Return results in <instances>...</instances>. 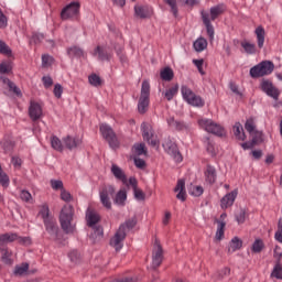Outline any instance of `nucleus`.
Returning <instances> with one entry per match:
<instances>
[{
	"instance_id": "1",
	"label": "nucleus",
	"mask_w": 282,
	"mask_h": 282,
	"mask_svg": "<svg viewBox=\"0 0 282 282\" xmlns=\"http://www.w3.org/2000/svg\"><path fill=\"white\" fill-rule=\"evenodd\" d=\"M224 14V4H217L209 9V13L207 11L202 10L200 11V19L203 21V24L206 28L207 36L213 43L215 41V26L213 25L212 21H216Z\"/></svg>"
},
{
	"instance_id": "2",
	"label": "nucleus",
	"mask_w": 282,
	"mask_h": 282,
	"mask_svg": "<svg viewBox=\"0 0 282 282\" xmlns=\"http://www.w3.org/2000/svg\"><path fill=\"white\" fill-rule=\"evenodd\" d=\"M181 95L183 100L191 107L202 109L206 106V100H204L202 96L195 94V91H193V89L186 85L181 86Z\"/></svg>"
},
{
	"instance_id": "3",
	"label": "nucleus",
	"mask_w": 282,
	"mask_h": 282,
	"mask_svg": "<svg viewBox=\"0 0 282 282\" xmlns=\"http://www.w3.org/2000/svg\"><path fill=\"white\" fill-rule=\"evenodd\" d=\"M151 84L144 79L141 84V95L138 101V112L144 116L149 111V105L151 102Z\"/></svg>"
},
{
	"instance_id": "4",
	"label": "nucleus",
	"mask_w": 282,
	"mask_h": 282,
	"mask_svg": "<svg viewBox=\"0 0 282 282\" xmlns=\"http://www.w3.org/2000/svg\"><path fill=\"white\" fill-rule=\"evenodd\" d=\"M274 72V63L272 61H262L254 65L249 70L251 78H263V76H270Z\"/></svg>"
},
{
	"instance_id": "5",
	"label": "nucleus",
	"mask_w": 282,
	"mask_h": 282,
	"mask_svg": "<svg viewBox=\"0 0 282 282\" xmlns=\"http://www.w3.org/2000/svg\"><path fill=\"white\" fill-rule=\"evenodd\" d=\"M99 132L101 133L104 140L108 142L110 149L113 151H116V149H120V141L118 140V135L111 126L108 123H101L99 126Z\"/></svg>"
},
{
	"instance_id": "6",
	"label": "nucleus",
	"mask_w": 282,
	"mask_h": 282,
	"mask_svg": "<svg viewBox=\"0 0 282 282\" xmlns=\"http://www.w3.org/2000/svg\"><path fill=\"white\" fill-rule=\"evenodd\" d=\"M163 261H164V249L162 248L160 240L155 239L153 250H152V262L150 264V270H152L154 274H159L158 268L162 265Z\"/></svg>"
},
{
	"instance_id": "7",
	"label": "nucleus",
	"mask_w": 282,
	"mask_h": 282,
	"mask_svg": "<svg viewBox=\"0 0 282 282\" xmlns=\"http://www.w3.org/2000/svg\"><path fill=\"white\" fill-rule=\"evenodd\" d=\"M162 147L167 153V155H171V158L174 160V162H183L184 158L182 156V152H180V148L177 147V143L169 137L165 139V141L162 143Z\"/></svg>"
},
{
	"instance_id": "8",
	"label": "nucleus",
	"mask_w": 282,
	"mask_h": 282,
	"mask_svg": "<svg viewBox=\"0 0 282 282\" xmlns=\"http://www.w3.org/2000/svg\"><path fill=\"white\" fill-rule=\"evenodd\" d=\"M61 228L66 235L72 232V205L66 204L59 213Z\"/></svg>"
},
{
	"instance_id": "9",
	"label": "nucleus",
	"mask_w": 282,
	"mask_h": 282,
	"mask_svg": "<svg viewBox=\"0 0 282 282\" xmlns=\"http://www.w3.org/2000/svg\"><path fill=\"white\" fill-rule=\"evenodd\" d=\"M199 127L202 129L206 130L207 133H213L214 135H217L218 138H224L226 134V130L220 124H217L213 122L210 119H200L198 120Z\"/></svg>"
},
{
	"instance_id": "10",
	"label": "nucleus",
	"mask_w": 282,
	"mask_h": 282,
	"mask_svg": "<svg viewBox=\"0 0 282 282\" xmlns=\"http://www.w3.org/2000/svg\"><path fill=\"white\" fill-rule=\"evenodd\" d=\"M141 133L144 142L150 144V147H160V141L155 139V130H153V126H151V123L142 122Z\"/></svg>"
},
{
	"instance_id": "11",
	"label": "nucleus",
	"mask_w": 282,
	"mask_h": 282,
	"mask_svg": "<svg viewBox=\"0 0 282 282\" xmlns=\"http://www.w3.org/2000/svg\"><path fill=\"white\" fill-rule=\"evenodd\" d=\"M113 195H116V187L113 185H108L102 187V189L99 192L100 203L102 204L104 208H107V210H111V198Z\"/></svg>"
},
{
	"instance_id": "12",
	"label": "nucleus",
	"mask_w": 282,
	"mask_h": 282,
	"mask_svg": "<svg viewBox=\"0 0 282 282\" xmlns=\"http://www.w3.org/2000/svg\"><path fill=\"white\" fill-rule=\"evenodd\" d=\"M260 89L273 100H279V97L281 96V91L274 86V84H272V82H270V79H262Z\"/></svg>"
},
{
	"instance_id": "13",
	"label": "nucleus",
	"mask_w": 282,
	"mask_h": 282,
	"mask_svg": "<svg viewBox=\"0 0 282 282\" xmlns=\"http://www.w3.org/2000/svg\"><path fill=\"white\" fill-rule=\"evenodd\" d=\"M169 127H172L178 133H191L193 131V123L184 120H175V117L167 119Z\"/></svg>"
},
{
	"instance_id": "14",
	"label": "nucleus",
	"mask_w": 282,
	"mask_h": 282,
	"mask_svg": "<svg viewBox=\"0 0 282 282\" xmlns=\"http://www.w3.org/2000/svg\"><path fill=\"white\" fill-rule=\"evenodd\" d=\"M124 239H127V232H124L121 228H118L115 236L110 239L111 248H115L116 252H120L124 247Z\"/></svg>"
},
{
	"instance_id": "15",
	"label": "nucleus",
	"mask_w": 282,
	"mask_h": 282,
	"mask_svg": "<svg viewBox=\"0 0 282 282\" xmlns=\"http://www.w3.org/2000/svg\"><path fill=\"white\" fill-rule=\"evenodd\" d=\"M238 195H239V191L238 189H234V191L227 193L220 199V208H221V210H228V208H231V206L235 205V200L237 199Z\"/></svg>"
},
{
	"instance_id": "16",
	"label": "nucleus",
	"mask_w": 282,
	"mask_h": 282,
	"mask_svg": "<svg viewBox=\"0 0 282 282\" xmlns=\"http://www.w3.org/2000/svg\"><path fill=\"white\" fill-rule=\"evenodd\" d=\"M110 173L113 175L117 182H121L123 186H129L127 174L124 173V170H122V167H120L118 164H111Z\"/></svg>"
},
{
	"instance_id": "17",
	"label": "nucleus",
	"mask_w": 282,
	"mask_h": 282,
	"mask_svg": "<svg viewBox=\"0 0 282 282\" xmlns=\"http://www.w3.org/2000/svg\"><path fill=\"white\" fill-rule=\"evenodd\" d=\"M29 116L33 122L41 120V117L43 116V107H41V104L31 100L29 107Z\"/></svg>"
},
{
	"instance_id": "18",
	"label": "nucleus",
	"mask_w": 282,
	"mask_h": 282,
	"mask_svg": "<svg viewBox=\"0 0 282 282\" xmlns=\"http://www.w3.org/2000/svg\"><path fill=\"white\" fill-rule=\"evenodd\" d=\"M134 17L137 19H151L153 17V8L149 6H134Z\"/></svg>"
},
{
	"instance_id": "19",
	"label": "nucleus",
	"mask_w": 282,
	"mask_h": 282,
	"mask_svg": "<svg viewBox=\"0 0 282 282\" xmlns=\"http://www.w3.org/2000/svg\"><path fill=\"white\" fill-rule=\"evenodd\" d=\"M91 231L89 234V239L93 243H100L102 239H105V228L102 225H98L97 227H90Z\"/></svg>"
},
{
	"instance_id": "20",
	"label": "nucleus",
	"mask_w": 282,
	"mask_h": 282,
	"mask_svg": "<svg viewBox=\"0 0 282 282\" xmlns=\"http://www.w3.org/2000/svg\"><path fill=\"white\" fill-rule=\"evenodd\" d=\"M43 221L46 232L56 239V237H58V225L56 224V218L51 217Z\"/></svg>"
},
{
	"instance_id": "21",
	"label": "nucleus",
	"mask_w": 282,
	"mask_h": 282,
	"mask_svg": "<svg viewBox=\"0 0 282 282\" xmlns=\"http://www.w3.org/2000/svg\"><path fill=\"white\" fill-rule=\"evenodd\" d=\"M174 193H177L176 198H178L181 202L186 199V181H184V178H180L177 181Z\"/></svg>"
},
{
	"instance_id": "22",
	"label": "nucleus",
	"mask_w": 282,
	"mask_h": 282,
	"mask_svg": "<svg viewBox=\"0 0 282 282\" xmlns=\"http://www.w3.org/2000/svg\"><path fill=\"white\" fill-rule=\"evenodd\" d=\"M0 80H2L3 85H7L11 94H14L15 96H18V98H21V96H23V94L21 93V89L17 86V84L10 80V78L1 76Z\"/></svg>"
},
{
	"instance_id": "23",
	"label": "nucleus",
	"mask_w": 282,
	"mask_h": 282,
	"mask_svg": "<svg viewBox=\"0 0 282 282\" xmlns=\"http://www.w3.org/2000/svg\"><path fill=\"white\" fill-rule=\"evenodd\" d=\"M87 226L88 228H94L98 226V221H100V215L95 210H87L86 213Z\"/></svg>"
},
{
	"instance_id": "24",
	"label": "nucleus",
	"mask_w": 282,
	"mask_h": 282,
	"mask_svg": "<svg viewBox=\"0 0 282 282\" xmlns=\"http://www.w3.org/2000/svg\"><path fill=\"white\" fill-rule=\"evenodd\" d=\"M19 239V234L17 232H7L0 235V250L3 248V246H8V243H13V241H17Z\"/></svg>"
},
{
	"instance_id": "25",
	"label": "nucleus",
	"mask_w": 282,
	"mask_h": 282,
	"mask_svg": "<svg viewBox=\"0 0 282 282\" xmlns=\"http://www.w3.org/2000/svg\"><path fill=\"white\" fill-rule=\"evenodd\" d=\"M132 153L135 155V158H140V155H149V150L147 149V144L144 142L141 143H134L132 145Z\"/></svg>"
},
{
	"instance_id": "26",
	"label": "nucleus",
	"mask_w": 282,
	"mask_h": 282,
	"mask_svg": "<svg viewBox=\"0 0 282 282\" xmlns=\"http://www.w3.org/2000/svg\"><path fill=\"white\" fill-rule=\"evenodd\" d=\"M205 177L207 184H215L217 182V170L213 165H207L205 171Z\"/></svg>"
},
{
	"instance_id": "27",
	"label": "nucleus",
	"mask_w": 282,
	"mask_h": 282,
	"mask_svg": "<svg viewBox=\"0 0 282 282\" xmlns=\"http://www.w3.org/2000/svg\"><path fill=\"white\" fill-rule=\"evenodd\" d=\"M72 21L80 28V2H72Z\"/></svg>"
},
{
	"instance_id": "28",
	"label": "nucleus",
	"mask_w": 282,
	"mask_h": 282,
	"mask_svg": "<svg viewBox=\"0 0 282 282\" xmlns=\"http://www.w3.org/2000/svg\"><path fill=\"white\" fill-rule=\"evenodd\" d=\"M254 34L257 36L259 50H263V45L265 43V29L262 25H259L258 28H256Z\"/></svg>"
},
{
	"instance_id": "29",
	"label": "nucleus",
	"mask_w": 282,
	"mask_h": 282,
	"mask_svg": "<svg viewBox=\"0 0 282 282\" xmlns=\"http://www.w3.org/2000/svg\"><path fill=\"white\" fill-rule=\"evenodd\" d=\"M234 135L236 140H240L241 142H246V139L248 138L246 135V132L243 131V126H241V122H236L232 128Z\"/></svg>"
},
{
	"instance_id": "30",
	"label": "nucleus",
	"mask_w": 282,
	"mask_h": 282,
	"mask_svg": "<svg viewBox=\"0 0 282 282\" xmlns=\"http://www.w3.org/2000/svg\"><path fill=\"white\" fill-rule=\"evenodd\" d=\"M241 248H243V240L239 237H234L229 242L228 254H232V252H237Z\"/></svg>"
},
{
	"instance_id": "31",
	"label": "nucleus",
	"mask_w": 282,
	"mask_h": 282,
	"mask_svg": "<svg viewBox=\"0 0 282 282\" xmlns=\"http://www.w3.org/2000/svg\"><path fill=\"white\" fill-rule=\"evenodd\" d=\"M135 226H138V217L133 216L132 218H129L122 223L119 228H122L121 231L127 234V230H133Z\"/></svg>"
},
{
	"instance_id": "32",
	"label": "nucleus",
	"mask_w": 282,
	"mask_h": 282,
	"mask_svg": "<svg viewBox=\"0 0 282 282\" xmlns=\"http://www.w3.org/2000/svg\"><path fill=\"white\" fill-rule=\"evenodd\" d=\"M160 76L163 80L171 83V80L175 77V73L171 66H167L161 70Z\"/></svg>"
},
{
	"instance_id": "33",
	"label": "nucleus",
	"mask_w": 282,
	"mask_h": 282,
	"mask_svg": "<svg viewBox=\"0 0 282 282\" xmlns=\"http://www.w3.org/2000/svg\"><path fill=\"white\" fill-rule=\"evenodd\" d=\"M193 47L196 52H204V50L208 47V41L206 40V37H198L194 42Z\"/></svg>"
},
{
	"instance_id": "34",
	"label": "nucleus",
	"mask_w": 282,
	"mask_h": 282,
	"mask_svg": "<svg viewBox=\"0 0 282 282\" xmlns=\"http://www.w3.org/2000/svg\"><path fill=\"white\" fill-rule=\"evenodd\" d=\"M1 144L4 153H12V150L14 149V142L10 135L4 137Z\"/></svg>"
},
{
	"instance_id": "35",
	"label": "nucleus",
	"mask_w": 282,
	"mask_h": 282,
	"mask_svg": "<svg viewBox=\"0 0 282 282\" xmlns=\"http://www.w3.org/2000/svg\"><path fill=\"white\" fill-rule=\"evenodd\" d=\"M127 202V189H120L115 197V204L117 206H124Z\"/></svg>"
},
{
	"instance_id": "36",
	"label": "nucleus",
	"mask_w": 282,
	"mask_h": 282,
	"mask_svg": "<svg viewBox=\"0 0 282 282\" xmlns=\"http://www.w3.org/2000/svg\"><path fill=\"white\" fill-rule=\"evenodd\" d=\"M177 91H180V85H174L173 87L169 88L165 90V98L169 102H171V100H173V98H175V96H177Z\"/></svg>"
},
{
	"instance_id": "37",
	"label": "nucleus",
	"mask_w": 282,
	"mask_h": 282,
	"mask_svg": "<svg viewBox=\"0 0 282 282\" xmlns=\"http://www.w3.org/2000/svg\"><path fill=\"white\" fill-rule=\"evenodd\" d=\"M216 224H218L217 231H216V239L221 241L224 239V232L226 228V221L216 219Z\"/></svg>"
},
{
	"instance_id": "38",
	"label": "nucleus",
	"mask_w": 282,
	"mask_h": 282,
	"mask_svg": "<svg viewBox=\"0 0 282 282\" xmlns=\"http://www.w3.org/2000/svg\"><path fill=\"white\" fill-rule=\"evenodd\" d=\"M263 248H265V243H263L261 238H258L253 241L251 251L254 252V254H259V252L263 251Z\"/></svg>"
},
{
	"instance_id": "39",
	"label": "nucleus",
	"mask_w": 282,
	"mask_h": 282,
	"mask_svg": "<svg viewBox=\"0 0 282 282\" xmlns=\"http://www.w3.org/2000/svg\"><path fill=\"white\" fill-rule=\"evenodd\" d=\"M205 149L212 158L217 155V152L215 151V143L208 137L205 138Z\"/></svg>"
},
{
	"instance_id": "40",
	"label": "nucleus",
	"mask_w": 282,
	"mask_h": 282,
	"mask_svg": "<svg viewBox=\"0 0 282 282\" xmlns=\"http://www.w3.org/2000/svg\"><path fill=\"white\" fill-rule=\"evenodd\" d=\"M241 47L245 50L246 54L254 55L257 54V45L250 42H241Z\"/></svg>"
},
{
	"instance_id": "41",
	"label": "nucleus",
	"mask_w": 282,
	"mask_h": 282,
	"mask_svg": "<svg viewBox=\"0 0 282 282\" xmlns=\"http://www.w3.org/2000/svg\"><path fill=\"white\" fill-rule=\"evenodd\" d=\"M28 270H30V264L28 262H24L21 265L15 267L13 274H15V276H23V274H25Z\"/></svg>"
},
{
	"instance_id": "42",
	"label": "nucleus",
	"mask_w": 282,
	"mask_h": 282,
	"mask_svg": "<svg viewBox=\"0 0 282 282\" xmlns=\"http://www.w3.org/2000/svg\"><path fill=\"white\" fill-rule=\"evenodd\" d=\"M72 18V2L64 7L61 11L62 21H67Z\"/></svg>"
},
{
	"instance_id": "43",
	"label": "nucleus",
	"mask_w": 282,
	"mask_h": 282,
	"mask_svg": "<svg viewBox=\"0 0 282 282\" xmlns=\"http://www.w3.org/2000/svg\"><path fill=\"white\" fill-rule=\"evenodd\" d=\"M88 82L93 87H100L102 85V79L97 74L89 75Z\"/></svg>"
},
{
	"instance_id": "44",
	"label": "nucleus",
	"mask_w": 282,
	"mask_h": 282,
	"mask_svg": "<svg viewBox=\"0 0 282 282\" xmlns=\"http://www.w3.org/2000/svg\"><path fill=\"white\" fill-rule=\"evenodd\" d=\"M166 6H170L173 17L177 18L180 9H177V0H163Z\"/></svg>"
},
{
	"instance_id": "45",
	"label": "nucleus",
	"mask_w": 282,
	"mask_h": 282,
	"mask_svg": "<svg viewBox=\"0 0 282 282\" xmlns=\"http://www.w3.org/2000/svg\"><path fill=\"white\" fill-rule=\"evenodd\" d=\"M271 276H274V279L282 281V267L280 261H278L276 264L274 265Z\"/></svg>"
},
{
	"instance_id": "46",
	"label": "nucleus",
	"mask_w": 282,
	"mask_h": 282,
	"mask_svg": "<svg viewBox=\"0 0 282 282\" xmlns=\"http://www.w3.org/2000/svg\"><path fill=\"white\" fill-rule=\"evenodd\" d=\"M39 215L42 217L43 221L51 219L52 216H50V206H47V204L42 205Z\"/></svg>"
},
{
	"instance_id": "47",
	"label": "nucleus",
	"mask_w": 282,
	"mask_h": 282,
	"mask_svg": "<svg viewBox=\"0 0 282 282\" xmlns=\"http://www.w3.org/2000/svg\"><path fill=\"white\" fill-rule=\"evenodd\" d=\"M246 217H248V212H246V208H241L238 214L235 215V219L237 224H246Z\"/></svg>"
},
{
	"instance_id": "48",
	"label": "nucleus",
	"mask_w": 282,
	"mask_h": 282,
	"mask_svg": "<svg viewBox=\"0 0 282 282\" xmlns=\"http://www.w3.org/2000/svg\"><path fill=\"white\" fill-rule=\"evenodd\" d=\"M254 135L251 139L252 144H263V131L256 130Z\"/></svg>"
},
{
	"instance_id": "49",
	"label": "nucleus",
	"mask_w": 282,
	"mask_h": 282,
	"mask_svg": "<svg viewBox=\"0 0 282 282\" xmlns=\"http://www.w3.org/2000/svg\"><path fill=\"white\" fill-rule=\"evenodd\" d=\"M245 129L248 131V133H254L257 131V124H254V119L249 118L245 122Z\"/></svg>"
},
{
	"instance_id": "50",
	"label": "nucleus",
	"mask_w": 282,
	"mask_h": 282,
	"mask_svg": "<svg viewBox=\"0 0 282 282\" xmlns=\"http://www.w3.org/2000/svg\"><path fill=\"white\" fill-rule=\"evenodd\" d=\"M72 54L76 58H87V53H85V51L83 48H80V46H73Z\"/></svg>"
},
{
	"instance_id": "51",
	"label": "nucleus",
	"mask_w": 282,
	"mask_h": 282,
	"mask_svg": "<svg viewBox=\"0 0 282 282\" xmlns=\"http://www.w3.org/2000/svg\"><path fill=\"white\" fill-rule=\"evenodd\" d=\"M51 144L55 151H63L65 149V145H63V142L57 137L51 139Z\"/></svg>"
},
{
	"instance_id": "52",
	"label": "nucleus",
	"mask_w": 282,
	"mask_h": 282,
	"mask_svg": "<svg viewBox=\"0 0 282 282\" xmlns=\"http://www.w3.org/2000/svg\"><path fill=\"white\" fill-rule=\"evenodd\" d=\"M189 195L193 197H202V195H204V187L202 185L192 186Z\"/></svg>"
},
{
	"instance_id": "53",
	"label": "nucleus",
	"mask_w": 282,
	"mask_h": 282,
	"mask_svg": "<svg viewBox=\"0 0 282 282\" xmlns=\"http://www.w3.org/2000/svg\"><path fill=\"white\" fill-rule=\"evenodd\" d=\"M228 276H230V268L228 267H225L217 272L218 281H224V279H228Z\"/></svg>"
},
{
	"instance_id": "54",
	"label": "nucleus",
	"mask_w": 282,
	"mask_h": 282,
	"mask_svg": "<svg viewBox=\"0 0 282 282\" xmlns=\"http://www.w3.org/2000/svg\"><path fill=\"white\" fill-rule=\"evenodd\" d=\"M95 54H98L99 61H111V57L109 56V54L102 51V47L100 46H97L95 48Z\"/></svg>"
},
{
	"instance_id": "55",
	"label": "nucleus",
	"mask_w": 282,
	"mask_h": 282,
	"mask_svg": "<svg viewBox=\"0 0 282 282\" xmlns=\"http://www.w3.org/2000/svg\"><path fill=\"white\" fill-rule=\"evenodd\" d=\"M0 54H3L4 56H12V50L6 42L0 40Z\"/></svg>"
},
{
	"instance_id": "56",
	"label": "nucleus",
	"mask_w": 282,
	"mask_h": 282,
	"mask_svg": "<svg viewBox=\"0 0 282 282\" xmlns=\"http://www.w3.org/2000/svg\"><path fill=\"white\" fill-rule=\"evenodd\" d=\"M50 184H51V188L53 189V191H63L65 187L63 186V181H61V180H54V178H52L51 181H50Z\"/></svg>"
},
{
	"instance_id": "57",
	"label": "nucleus",
	"mask_w": 282,
	"mask_h": 282,
	"mask_svg": "<svg viewBox=\"0 0 282 282\" xmlns=\"http://www.w3.org/2000/svg\"><path fill=\"white\" fill-rule=\"evenodd\" d=\"M0 184L1 186H8L10 184V177H8V174L3 172V167H1V164H0Z\"/></svg>"
},
{
	"instance_id": "58",
	"label": "nucleus",
	"mask_w": 282,
	"mask_h": 282,
	"mask_svg": "<svg viewBox=\"0 0 282 282\" xmlns=\"http://www.w3.org/2000/svg\"><path fill=\"white\" fill-rule=\"evenodd\" d=\"M115 52L118 56V58L120 59L121 63H126L127 62V56L124 55V47L122 46H115Z\"/></svg>"
},
{
	"instance_id": "59",
	"label": "nucleus",
	"mask_w": 282,
	"mask_h": 282,
	"mask_svg": "<svg viewBox=\"0 0 282 282\" xmlns=\"http://www.w3.org/2000/svg\"><path fill=\"white\" fill-rule=\"evenodd\" d=\"M1 250H2V261L3 263H6L7 265H10L12 263V259H10V257H12V254L10 253V251H8V249H2L1 247Z\"/></svg>"
},
{
	"instance_id": "60",
	"label": "nucleus",
	"mask_w": 282,
	"mask_h": 282,
	"mask_svg": "<svg viewBox=\"0 0 282 282\" xmlns=\"http://www.w3.org/2000/svg\"><path fill=\"white\" fill-rule=\"evenodd\" d=\"M133 195L134 199H137L138 202H144V199H147V194H144V192H142V189L138 187L133 189Z\"/></svg>"
},
{
	"instance_id": "61",
	"label": "nucleus",
	"mask_w": 282,
	"mask_h": 282,
	"mask_svg": "<svg viewBox=\"0 0 282 282\" xmlns=\"http://www.w3.org/2000/svg\"><path fill=\"white\" fill-rule=\"evenodd\" d=\"M20 199L26 204H30L32 202V194L25 189H22L20 193Z\"/></svg>"
},
{
	"instance_id": "62",
	"label": "nucleus",
	"mask_w": 282,
	"mask_h": 282,
	"mask_svg": "<svg viewBox=\"0 0 282 282\" xmlns=\"http://www.w3.org/2000/svg\"><path fill=\"white\" fill-rule=\"evenodd\" d=\"M12 72V64L2 62L0 64V74H10Z\"/></svg>"
},
{
	"instance_id": "63",
	"label": "nucleus",
	"mask_w": 282,
	"mask_h": 282,
	"mask_svg": "<svg viewBox=\"0 0 282 282\" xmlns=\"http://www.w3.org/2000/svg\"><path fill=\"white\" fill-rule=\"evenodd\" d=\"M274 237L279 243H282V218H280L278 221V230L275 231Z\"/></svg>"
},
{
	"instance_id": "64",
	"label": "nucleus",
	"mask_w": 282,
	"mask_h": 282,
	"mask_svg": "<svg viewBox=\"0 0 282 282\" xmlns=\"http://www.w3.org/2000/svg\"><path fill=\"white\" fill-rule=\"evenodd\" d=\"M54 63V57L50 55H42V65L43 67H50Z\"/></svg>"
}]
</instances>
